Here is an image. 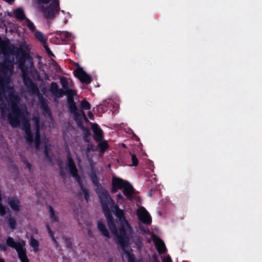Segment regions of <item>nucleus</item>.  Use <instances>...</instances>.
Returning <instances> with one entry per match:
<instances>
[{
	"mask_svg": "<svg viewBox=\"0 0 262 262\" xmlns=\"http://www.w3.org/2000/svg\"><path fill=\"white\" fill-rule=\"evenodd\" d=\"M8 102L11 106V112L8 115V120L12 127H16L21 121L26 133V138L28 142H32L34 140L36 148L39 145V123L38 117H34L32 121V124L27 121L29 113L26 105H19L20 99L13 92L9 93L7 97Z\"/></svg>",
	"mask_w": 262,
	"mask_h": 262,
	"instance_id": "f257e3e1",
	"label": "nucleus"
},
{
	"mask_svg": "<svg viewBox=\"0 0 262 262\" xmlns=\"http://www.w3.org/2000/svg\"><path fill=\"white\" fill-rule=\"evenodd\" d=\"M40 11L48 20H52L55 17L60 7L59 0H37Z\"/></svg>",
	"mask_w": 262,
	"mask_h": 262,
	"instance_id": "f03ea898",
	"label": "nucleus"
},
{
	"mask_svg": "<svg viewBox=\"0 0 262 262\" xmlns=\"http://www.w3.org/2000/svg\"><path fill=\"white\" fill-rule=\"evenodd\" d=\"M99 201L103 213L111 212V209L116 204L111 197L108 191L105 189H103L100 183Z\"/></svg>",
	"mask_w": 262,
	"mask_h": 262,
	"instance_id": "7ed1b4c3",
	"label": "nucleus"
},
{
	"mask_svg": "<svg viewBox=\"0 0 262 262\" xmlns=\"http://www.w3.org/2000/svg\"><path fill=\"white\" fill-rule=\"evenodd\" d=\"M120 227L117 230V234H114L117 238V243L119 244L123 251L128 248L129 238L127 235L126 228H130L128 222L119 223Z\"/></svg>",
	"mask_w": 262,
	"mask_h": 262,
	"instance_id": "20e7f679",
	"label": "nucleus"
},
{
	"mask_svg": "<svg viewBox=\"0 0 262 262\" xmlns=\"http://www.w3.org/2000/svg\"><path fill=\"white\" fill-rule=\"evenodd\" d=\"M68 166L70 170L71 174L72 176L75 178L77 182L79 183V185L81 186L82 188V191L84 195V198L86 201H88L89 199V193L88 190L86 189H84L82 188L81 185V182L80 181V178L78 174V170L75 166V164L71 158L70 155L68 156Z\"/></svg>",
	"mask_w": 262,
	"mask_h": 262,
	"instance_id": "39448f33",
	"label": "nucleus"
},
{
	"mask_svg": "<svg viewBox=\"0 0 262 262\" xmlns=\"http://www.w3.org/2000/svg\"><path fill=\"white\" fill-rule=\"evenodd\" d=\"M68 103L70 111L73 113L75 119L77 121L79 126L81 125V121L82 118H83L86 122L88 121L84 113L82 111H79L77 110L76 105L73 100H72L71 98H70V100H68Z\"/></svg>",
	"mask_w": 262,
	"mask_h": 262,
	"instance_id": "423d86ee",
	"label": "nucleus"
},
{
	"mask_svg": "<svg viewBox=\"0 0 262 262\" xmlns=\"http://www.w3.org/2000/svg\"><path fill=\"white\" fill-rule=\"evenodd\" d=\"M127 182L120 178L113 177L112 180L111 192L115 193L118 190L122 189Z\"/></svg>",
	"mask_w": 262,
	"mask_h": 262,
	"instance_id": "0eeeda50",
	"label": "nucleus"
},
{
	"mask_svg": "<svg viewBox=\"0 0 262 262\" xmlns=\"http://www.w3.org/2000/svg\"><path fill=\"white\" fill-rule=\"evenodd\" d=\"M110 148L107 141L104 138L103 131L99 127V158L102 157L104 153Z\"/></svg>",
	"mask_w": 262,
	"mask_h": 262,
	"instance_id": "6e6552de",
	"label": "nucleus"
},
{
	"mask_svg": "<svg viewBox=\"0 0 262 262\" xmlns=\"http://www.w3.org/2000/svg\"><path fill=\"white\" fill-rule=\"evenodd\" d=\"M137 214L138 219L140 222L146 225L151 224V217L149 213L143 207L138 210L137 212Z\"/></svg>",
	"mask_w": 262,
	"mask_h": 262,
	"instance_id": "1a4fd4ad",
	"label": "nucleus"
},
{
	"mask_svg": "<svg viewBox=\"0 0 262 262\" xmlns=\"http://www.w3.org/2000/svg\"><path fill=\"white\" fill-rule=\"evenodd\" d=\"M75 75L82 83L88 84L91 81L90 76L88 75L82 68L79 66L77 67L75 71Z\"/></svg>",
	"mask_w": 262,
	"mask_h": 262,
	"instance_id": "9d476101",
	"label": "nucleus"
},
{
	"mask_svg": "<svg viewBox=\"0 0 262 262\" xmlns=\"http://www.w3.org/2000/svg\"><path fill=\"white\" fill-rule=\"evenodd\" d=\"M104 214L106 219L107 226L110 231L113 234H117V229L112 211L104 213Z\"/></svg>",
	"mask_w": 262,
	"mask_h": 262,
	"instance_id": "9b49d317",
	"label": "nucleus"
},
{
	"mask_svg": "<svg viewBox=\"0 0 262 262\" xmlns=\"http://www.w3.org/2000/svg\"><path fill=\"white\" fill-rule=\"evenodd\" d=\"M114 101L112 99H109L103 100L99 104V114L104 113L108 111V113L113 112L112 107Z\"/></svg>",
	"mask_w": 262,
	"mask_h": 262,
	"instance_id": "f8f14e48",
	"label": "nucleus"
},
{
	"mask_svg": "<svg viewBox=\"0 0 262 262\" xmlns=\"http://www.w3.org/2000/svg\"><path fill=\"white\" fill-rule=\"evenodd\" d=\"M152 237L158 253L160 254L165 252L166 248L164 242L156 235L153 234Z\"/></svg>",
	"mask_w": 262,
	"mask_h": 262,
	"instance_id": "ddd939ff",
	"label": "nucleus"
},
{
	"mask_svg": "<svg viewBox=\"0 0 262 262\" xmlns=\"http://www.w3.org/2000/svg\"><path fill=\"white\" fill-rule=\"evenodd\" d=\"M112 209H114L115 210V215L118 218L119 223H124L127 222V221L125 219V213L123 210L121 209L117 204H116L114 207H113Z\"/></svg>",
	"mask_w": 262,
	"mask_h": 262,
	"instance_id": "4468645a",
	"label": "nucleus"
},
{
	"mask_svg": "<svg viewBox=\"0 0 262 262\" xmlns=\"http://www.w3.org/2000/svg\"><path fill=\"white\" fill-rule=\"evenodd\" d=\"M26 242L22 241L20 242H17V252L18 257L20 258L27 257L26 255V249L25 248Z\"/></svg>",
	"mask_w": 262,
	"mask_h": 262,
	"instance_id": "2eb2a0df",
	"label": "nucleus"
},
{
	"mask_svg": "<svg viewBox=\"0 0 262 262\" xmlns=\"http://www.w3.org/2000/svg\"><path fill=\"white\" fill-rule=\"evenodd\" d=\"M122 189H123V193L126 198L128 200H132L134 192V188L132 185L127 182Z\"/></svg>",
	"mask_w": 262,
	"mask_h": 262,
	"instance_id": "dca6fc26",
	"label": "nucleus"
},
{
	"mask_svg": "<svg viewBox=\"0 0 262 262\" xmlns=\"http://www.w3.org/2000/svg\"><path fill=\"white\" fill-rule=\"evenodd\" d=\"M8 204L12 210L18 211L20 207V203L18 199L15 198H10L8 199Z\"/></svg>",
	"mask_w": 262,
	"mask_h": 262,
	"instance_id": "f3484780",
	"label": "nucleus"
},
{
	"mask_svg": "<svg viewBox=\"0 0 262 262\" xmlns=\"http://www.w3.org/2000/svg\"><path fill=\"white\" fill-rule=\"evenodd\" d=\"M18 68L21 70L22 72V76L23 77L24 81L26 84L28 82L29 83H31L30 80L29 79H27L26 77V68L25 67L24 65V60H20L19 62Z\"/></svg>",
	"mask_w": 262,
	"mask_h": 262,
	"instance_id": "a211bd4d",
	"label": "nucleus"
},
{
	"mask_svg": "<svg viewBox=\"0 0 262 262\" xmlns=\"http://www.w3.org/2000/svg\"><path fill=\"white\" fill-rule=\"evenodd\" d=\"M99 231H100L101 232V233L102 234V235L104 236L107 237V238H110V233H109L108 230L106 228V226H105V225L102 223V222L100 220H99Z\"/></svg>",
	"mask_w": 262,
	"mask_h": 262,
	"instance_id": "6ab92c4d",
	"label": "nucleus"
},
{
	"mask_svg": "<svg viewBox=\"0 0 262 262\" xmlns=\"http://www.w3.org/2000/svg\"><path fill=\"white\" fill-rule=\"evenodd\" d=\"M35 37L42 43L45 44L47 42V38L40 31H36L35 33Z\"/></svg>",
	"mask_w": 262,
	"mask_h": 262,
	"instance_id": "aec40b11",
	"label": "nucleus"
},
{
	"mask_svg": "<svg viewBox=\"0 0 262 262\" xmlns=\"http://www.w3.org/2000/svg\"><path fill=\"white\" fill-rule=\"evenodd\" d=\"M7 223L10 229L14 230L16 228L17 222L15 218L9 216L7 220Z\"/></svg>",
	"mask_w": 262,
	"mask_h": 262,
	"instance_id": "412c9836",
	"label": "nucleus"
},
{
	"mask_svg": "<svg viewBox=\"0 0 262 262\" xmlns=\"http://www.w3.org/2000/svg\"><path fill=\"white\" fill-rule=\"evenodd\" d=\"M6 244L9 247L15 249L17 251V242H15L12 237L10 236L7 237L6 239Z\"/></svg>",
	"mask_w": 262,
	"mask_h": 262,
	"instance_id": "4be33fe9",
	"label": "nucleus"
},
{
	"mask_svg": "<svg viewBox=\"0 0 262 262\" xmlns=\"http://www.w3.org/2000/svg\"><path fill=\"white\" fill-rule=\"evenodd\" d=\"M30 245L33 248L34 252H36L39 251V243L38 241L33 236H31L30 238Z\"/></svg>",
	"mask_w": 262,
	"mask_h": 262,
	"instance_id": "5701e85b",
	"label": "nucleus"
},
{
	"mask_svg": "<svg viewBox=\"0 0 262 262\" xmlns=\"http://www.w3.org/2000/svg\"><path fill=\"white\" fill-rule=\"evenodd\" d=\"M15 16L19 19H24L25 18V15L21 9H17L14 11Z\"/></svg>",
	"mask_w": 262,
	"mask_h": 262,
	"instance_id": "b1692460",
	"label": "nucleus"
},
{
	"mask_svg": "<svg viewBox=\"0 0 262 262\" xmlns=\"http://www.w3.org/2000/svg\"><path fill=\"white\" fill-rule=\"evenodd\" d=\"M48 208L51 220L53 221L57 222L58 221V216L54 210L53 208L50 206Z\"/></svg>",
	"mask_w": 262,
	"mask_h": 262,
	"instance_id": "393cba45",
	"label": "nucleus"
},
{
	"mask_svg": "<svg viewBox=\"0 0 262 262\" xmlns=\"http://www.w3.org/2000/svg\"><path fill=\"white\" fill-rule=\"evenodd\" d=\"M90 177L92 182L97 187L98 184V180L96 173L94 170H91L90 173Z\"/></svg>",
	"mask_w": 262,
	"mask_h": 262,
	"instance_id": "a878e982",
	"label": "nucleus"
},
{
	"mask_svg": "<svg viewBox=\"0 0 262 262\" xmlns=\"http://www.w3.org/2000/svg\"><path fill=\"white\" fill-rule=\"evenodd\" d=\"M124 251L126 254L128 262H136V259L134 254L129 253L127 250V249H126V250Z\"/></svg>",
	"mask_w": 262,
	"mask_h": 262,
	"instance_id": "bb28decb",
	"label": "nucleus"
},
{
	"mask_svg": "<svg viewBox=\"0 0 262 262\" xmlns=\"http://www.w3.org/2000/svg\"><path fill=\"white\" fill-rule=\"evenodd\" d=\"M12 66L11 64L10 66L7 67H3L2 71L5 75L7 76H9L12 73Z\"/></svg>",
	"mask_w": 262,
	"mask_h": 262,
	"instance_id": "cd10ccee",
	"label": "nucleus"
},
{
	"mask_svg": "<svg viewBox=\"0 0 262 262\" xmlns=\"http://www.w3.org/2000/svg\"><path fill=\"white\" fill-rule=\"evenodd\" d=\"M65 94L67 95L68 96V100H70V98L72 100H73V96L75 95V92L71 89H67L65 91Z\"/></svg>",
	"mask_w": 262,
	"mask_h": 262,
	"instance_id": "c85d7f7f",
	"label": "nucleus"
},
{
	"mask_svg": "<svg viewBox=\"0 0 262 262\" xmlns=\"http://www.w3.org/2000/svg\"><path fill=\"white\" fill-rule=\"evenodd\" d=\"M92 128L94 133V138L96 141H98V130L97 128V125L94 124L92 126Z\"/></svg>",
	"mask_w": 262,
	"mask_h": 262,
	"instance_id": "c756f323",
	"label": "nucleus"
},
{
	"mask_svg": "<svg viewBox=\"0 0 262 262\" xmlns=\"http://www.w3.org/2000/svg\"><path fill=\"white\" fill-rule=\"evenodd\" d=\"M25 23L28 28L31 31H34L35 27L32 22H31L29 19L25 20Z\"/></svg>",
	"mask_w": 262,
	"mask_h": 262,
	"instance_id": "7c9ffc66",
	"label": "nucleus"
},
{
	"mask_svg": "<svg viewBox=\"0 0 262 262\" xmlns=\"http://www.w3.org/2000/svg\"><path fill=\"white\" fill-rule=\"evenodd\" d=\"M58 85L55 82H52L51 85L50 87V90L52 92V93L54 94H55L58 91Z\"/></svg>",
	"mask_w": 262,
	"mask_h": 262,
	"instance_id": "2f4dec72",
	"label": "nucleus"
},
{
	"mask_svg": "<svg viewBox=\"0 0 262 262\" xmlns=\"http://www.w3.org/2000/svg\"><path fill=\"white\" fill-rule=\"evenodd\" d=\"M132 156V166H137L138 165V159L135 154H131Z\"/></svg>",
	"mask_w": 262,
	"mask_h": 262,
	"instance_id": "473e14b6",
	"label": "nucleus"
},
{
	"mask_svg": "<svg viewBox=\"0 0 262 262\" xmlns=\"http://www.w3.org/2000/svg\"><path fill=\"white\" fill-rule=\"evenodd\" d=\"M81 107L82 109L84 110H90V105L89 103L85 101L82 100L81 102Z\"/></svg>",
	"mask_w": 262,
	"mask_h": 262,
	"instance_id": "72a5a7b5",
	"label": "nucleus"
},
{
	"mask_svg": "<svg viewBox=\"0 0 262 262\" xmlns=\"http://www.w3.org/2000/svg\"><path fill=\"white\" fill-rule=\"evenodd\" d=\"M41 106H42V108L45 113L49 114V107H48L47 104L45 102H42Z\"/></svg>",
	"mask_w": 262,
	"mask_h": 262,
	"instance_id": "f704fd0d",
	"label": "nucleus"
},
{
	"mask_svg": "<svg viewBox=\"0 0 262 262\" xmlns=\"http://www.w3.org/2000/svg\"><path fill=\"white\" fill-rule=\"evenodd\" d=\"M65 94V92H64L62 90L60 89L54 94L58 97H61Z\"/></svg>",
	"mask_w": 262,
	"mask_h": 262,
	"instance_id": "c9c22d12",
	"label": "nucleus"
},
{
	"mask_svg": "<svg viewBox=\"0 0 262 262\" xmlns=\"http://www.w3.org/2000/svg\"><path fill=\"white\" fill-rule=\"evenodd\" d=\"M47 229H48V232L50 234V236H51L52 240L54 242L56 243V239H55V237L54 236V234H53V232L52 231V230H51V229H50V228L49 227V226H47Z\"/></svg>",
	"mask_w": 262,
	"mask_h": 262,
	"instance_id": "e433bc0d",
	"label": "nucleus"
},
{
	"mask_svg": "<svg viewBox=\"0 0 262 262\" xmlns=\"http://www.w3.org/2000/svg\"><path fill=\"white\" fill-rule=\"evenodd\" d=\"M61 84L62 87L66 89H68V82L66 79H61Z\"/></svg>",
	"mask_w": 262,
	"mask_h": 262,
	"instance_id": "4c0bfd02",
	"label": "nucleus"
},
{
	"mask_svg": "<svg viewBox=\"0 0 262 262\" xmlns=\"http://www.w3.org/2000/svg\"><path fill=\"white\" fill-rule=\"evenodd\" d=\"M43 47H44L45 50L46 51V52H47V53L49 55H51L52 52H51V50H50L49 48L48 47V46L47 45V43L43 44Z\"/></svg>",
	"mask_w": 262,
	"mask_h": 262,
	"instance_id": "58836bf2",
	"label": "nucleus"
},
{
	"mask_svg": "<svg viewBox=\"0 0 262 262\" xmlns=\"http://www.w3.org/2000/svg\"><path fill=\"white\" fill-rule=\"evenodd\" d=\"M7 248V246L6 245L0 243V249L1 250L6 251Z\"/></svg>",
	"mask_w": 262,
	"mask_h": 262,
	"instance_id": "ea45409f",
	"label": "nucleus"
},
{
	"mask_svg": "<svg viewBox=\"0 0 262 262\" xmlns=\"http://www.w3.org/2000/svg\"><path fill=\"white\" fill-rule=\"evenodd\" d=\"M117 201H123L124 200V198L121 193H119L117 195Z\"/></svg>",
	"mask_w": 262,
	"mask_h": 262,
	"instance_id": "a19ab883",
	"label": "nucleus"
},
{
	"mask_svg": "<svg viewBox=\"0 0 262 262\" xmlns=\"http://www.w3.org/2000/svg\"><path fill=\"white\" fill-rule=\"evenodd\" d=\"M163 262H172V260L169 256L167 257L164 258L163 259Z\"/></svg>",
	"mask_w": 262,
	"mask_h": 262,
	"instance_id": "79ce46f5",
	"label": "nucleus"
},
{
	"mask_svg": "<svg viewBox=\"0 0 262 262\" xmlns=\"http://www.w3.org/2000/svg\"><path fill=\"white\" fill-rule=\"evenodd\" d=\"M21 262H29L28 257L20 258Z\"/></svg>",
	"mask_w": 262,
	"mask_h": 262,
	"instance_id": "37998d69",
	"label": "nucleus"
},
{
	"mask_svg": "<svg viewBox=\"0 0 262 262\" xmlns=\"http://www.w3.org/2000/svg\"><path fill=\"white\" fill-rule=\"evenodd\" d=\"M0 108L1 110V112H2V115L4 117L5 116V109L1 106H0Z\"/></svg>",
	"mask_w": 262,
	"mask_h": 262,
	"instance_id": "c03bdc74",
	"label": "nucleus"
},
{
	"mask_svg": "<svg viewBox=\"0 0 262 262\" xmlns=\"http://www.w3.org/2000/svg\"><path fill=\"white\" fill-rule=\"evenodd\" d=\"M153 257H154V260L155 262H159V261L158 259V257L156 254H154L153 255Z\"/></svg>",
	"mask_w": 262,
	"mask_h": 262,
	"instance_id": "a18cd8bd",
	"label": "nucleus"
},
{
	"mask_svg": "<svg viewBox=\"0 0 262 262\" xmlns=\"http://www.w3.org/2000/svg\"><path fill=\"white\" fill-rule=\"evenodd\" d=\"M45 148L46 155H47V156H48V146H47V145H45Z\"/></svg>",
	"mask_w": 262,
	"mask_h": 262,
	"instance_id": "49530a36",
	"label": "nucleus"
},
{
	"mask_svg": "<svg viewBox=\"0 0 262 262\" xmlns=\"http://www.w3.org/2000/svg\"><path fill=\"white\" fill-rule=\"evenodd\" d=\"M77 221H78V224H79L80 226H81L82 227H84L83 226V224H82V223L81 222V220H80V219H77Z\"/></svg>",
	"mask_w": 262,
	"mask_h": 262,
	"instance_id": "de8ad7c7",
	"label": "nucleus"
},
{
	"mask_svg": "<svg viewBox=\"0 0 262 262\" xmlns=\"http://www.w3.org/2000/svg\"><path fill=\"white\" fill-rule=\"evenodd\" d=\"M88 116L90 119H93V115L91 112H89Z\"/></svg>",
	"mask_w": 262,
	"mask_h": 262,
	"instance_id": "09e8293b",
	"label": "nucleus"
},
{
	"mask_svg": "<svg viewBox=\"0 0 262 262\" xmlns=\"http://www.w3.org/2000/svg\"><path fill=\"white\" fill-rule=\"evenodd\" d=\"M122 124H123V123H121V124H115V125L114 127H115V128H119V127H121V125H122Z\"/></svg>",
	"mask_w": 262,
	"mask_h": 262,
	"instance_id": "8fccbe9b",
	"label": "nucleus"
},
{
	"mask_svg": "<svg viewBox=\"0 0 262 262\" xmlns=\"http://www.w3.org/2000/svg\"><path fill=\"white\" fill-rule=\"evenodd\" d=\"M26 166H27V167H28L29 169H31V165L30 163H27Z\"/></svg>",
	"mask_w": 262,
	"mask_h": 262,
	"instance_id": "3c124183",
	"label": "nucleus"
},
{
	"mask_svg": "<svg viewBox=\"0 0 262 262\" xmlns=\"http://www.w3.org/2000/svg\"><path fill=\"white\" fill-rule=\"evenodd\" d=\"M121 146H122L123 148H126V144H124V143H122L121 144Z\"/></svg>",
	"mask_w": 262,
	"mask_h": 262,
	"instance_id": "603ef678",
	"label": "nucleus"
},
{
	"mask_svg": "<svg viewBox=\"0 0 262 262\" xmlns=\"http://www.w3.org/2000/svg\"><path fill=\"white\" fill-rule=\"evenodd\" d=\"M5 1L9 3H11V2H13L14 0H5Z\"/></svg>",
	"mask_w": 262,
	"mask_h": 262,
	"instance_id": "864d4df0",
	"label": "nucleus"
},
{
	"mask_svg": "<svg viewBox=\"0 0 262 262\" xmlns=\"http://www.w3.org/2000/svg\"><path fill=\"white\" fill-rule=\"evenodd\" d=\"M138 242H139L140 244H141V242H140V239H139V241H137V242H136V245H138Z\"/></svg>",
	"mask_w": 262,
	"mask_h": 262,
	"instance_id": "5fc2aeb1",
	"label": "nucleus"
},
{
	"mask_svg": "<svg viewBox=\"0 0 262 262\" xmlns=\"http://www.w3.org/2000/svg\"><path fill=\"white\" fill-rule=\"evenodd\" d=\"M108 262H113V260H112V259H110L108 260Z\"/></svg>",
	"mask_w": 262,
	"mask_h": 262,
	"instance_id": "6e6d98bb",
	"label": "nucleus"
},
{
	"mask_svg": "<svg viewBox=\"0 0 262 262\" xmlns=\"http://www.w3.org/2000/svg\"><path fill=\"white\" fill-rule=\"evenodd\" d=\"M0 262H5V261L2 259H0Z\"/></svg>",
	"mask_w": 262,
	"mask_h": 262,
	"instance_id": "4d7b16f0",
	"label": "nucleus"
}]
</instances>
